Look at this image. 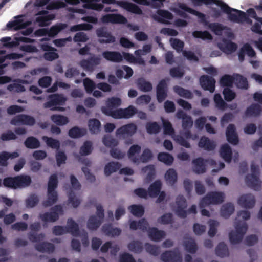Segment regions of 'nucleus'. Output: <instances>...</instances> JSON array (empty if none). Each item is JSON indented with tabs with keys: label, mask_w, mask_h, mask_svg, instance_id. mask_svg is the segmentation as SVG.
Listing matches in <instances>:
<instances>
[{
	"label": "nucleus",
	"mask_w": 262,
	"mask_h": 262,
	"mask_svg": "<svg viewBox=\"0 0 262 262\" xmlns=\"http://www.w3.org/2000/svg\"><path fill=\"white\" fill-rule=\"evenodd\" d=\"M213 4L220 7L222 11L228 15L231 21L241 23L243 22V19L245 18V12L229 7L221 0H209L208 2V5Z\"/></svg>",
	"instance_id": "nucleus-1"
},
{
	"label": "nucleus",
	"mask_w": 262,
	"mask_h": 262,
	"mask_svg": "<svg viewBox=\"0 0 262 262\" xmlns=\"http://www.w3.org/2000/svg\"><path fill=\"white\" fill-rule=\"evenodd\" d=\"M179 8L185 12L198 16L200 18L201 21L205 25H208L209 28L216 35H219L224 30V27L222 24L217 23H208L206 19L205 14L188 7L184 4H180Z\"/></svg>",
	"instance_id": "nucleus-2"
},
{
	"label": "nucleus",
	"mask_w": 262,
	"mask_h": 262,
	"mask_svg": "<svg viewBox=\"0 0 262 262\" xmlns=\"http://www.w3.org/2000/svg\"><path fill=\"white\" fill-rule=\"evenodd\" d=\"M53 234L56 236L61 235L67 233H71L73 236L80 235L79 226L72 218L68 219L67 226L57 225L52 229Z\"/></svg>",
	"instance_id": "nucleus-3"
},
{
	"label": "nucleus",
	"mask_w": 262,
	"mask_h": 262,
	"mask_svg": "<svg viewBox=\"0 0 262 262\" xmlns=\"http://www.w3.org/2000/svg\"><path fill=\"white\" fill-rule=\"evenodd\" d=\"M66 101L67 98L62 94H54L49 96L48 101L43 106L45 108H49L51 111L63 112L65 108L60 106L65 105Z\"/></svg>",
	"instance_id": "nucleus-4"
},
{
	"label": "nucleus",
	"mask_w": 262,
	"mask_h": 262,
	"mask_svg": "<svg viewBox=\"0 0 262 262\" xmlns=\"http://www.w3.org/2000/svg\"><path fill=\"white\" fill-rule=\"evenodd\" d=\"M235 231H231L229 234V240L232 244L240 243L246 233L248 226L246 222H235Z\"/></svg>",
	"instance_id": "nucleus-5"
},
{
	"label": "nucleus",
	"mask_w": 262,
	"mask_h": 262,
	"mask_svg": "<svg viewBox=\"0 0 262 262\" xmlns=\"http://www.w3.org/2000/svg\"><path fill=\"white\" fill-rule=\"evenodd\" d=\"M224 194L221 192L213 191L208 192L201 199L199 203V207L203 208L210 204H220L224 200Z\"/></svg>",
	"instance_id": "nucleus-6"
},
{
	"label": "nucleus",
	"mask_w": 262,
	"mask_h": 262,
	"mask_svg": "<svg viewBox=\"0 0 262 262\" xmlns=\"http://www.w3.org/2000/svg\"><path fill=\"white\" fill-rule=\"evenodd\" d=\"M251 169L252 173L247 174L245 177L246 184L249 187L255 190H259L261 187V182L259 179L258 167L252 164Z\"/></svg>",
	"instance_id": "nucleus-7"
},
{
	"label": "nucleus",
	"mask_w": 262,
	"mask_h": 262,
	"mask_svg": "<svg viewBox=\"0 0 262 262\" xmlns=\"http://www.w3.org/2000/svg\"><path fill=\"white\" fill-rule=\"evenodd\" d=\"M63 214V210L61 205H56L50 209V212H46L39 214L40 219L45 223L55 222L60 215Z\"/></svg>",
	"instance_id": "nucleus-8"
},
{
	"label": "nucleus",
	"mask_w": 262,
	"mask_h": 262,
	"mask_svg": "<svg viewBox=\"0 0 262 262\" xmlns=\"http://www.w3.org/2000/svg\"><path fill=\"white\" fill-rule=\"evenodd\" d=\"M103 3L107 4H117L122 8L126 11L134 14L141 15L143 13L142 10L137 5L126 1H118L115 0H102Z\"/></svg>",
	"instance_id": "nucleus-9"
},
{
	"label": "nucleus",
	"mask_w": 262,
	"mask_h": 262,
	"mask_svg": "<svg viewBox=\"0 0 262 262\" xmlns=\"http://www.w3.org/2000/svg\"><path fill=\"white\" fill-rule=\"evenodd\" d=\"M121 99L118 97H112L107 99L106 106L101 107L102 112L107 116L113 118V114L116 110H114L121 104Z\"/></svg>",
	"instance_id": "nucleus-10"
},
{
	"label": "nucleus",
	"mask_w": 262,
	"mask_h": 262,
	"mask_svg": "<svg viewBox=\"0 0 262 262\" xmlns=\"http://www.w3.org/2000/svg\"><path fill=\"white\" fill-rule=\"evenodd\" d=\"M206 163L214 165L216 164V162L213 159H204L202 157H199L193 160V171L197 174L205 173L206 170L205 165Z\"/></svg>",
	"instance_id": "nucleus-11"
},
{
	"label": "nucleus",
	"mask_w": 262,
	"mask_h": 262,
	"mask_svg": "<svg viewBox=\"0 0 262 262\" xmlns=\"http://www.w3.org/2000/svg\"><path fill=\"white\" fill-rule=\"evenodd\" d=\"M137 109L133 105L125 108H118L112 114L114 119H128L137 113Z\"/></svg>",
	"instance_id": "nucleus-12"
},
{
	"label": "nucleus",
	"mask_w": 262,
	"mask_h": 262,
	"mask_svg": "<svg viewBox=\"0 0 262 262\" xmlns=\"http://www.w3.org/2000/svg\"><path fill=\"white\" fill-rule=\"evenodd\" d=\"M176 203L177 208L175 213L180 218H186L187 216V211L186 210L187 203L185 198L182 195H178L176 198Z\"/></svg>",
	"instance_id": "nucleus-13"
},
{
	"label": "nucleus",
	"mask_w": 262,
	"mask_h": 262,
	"mask_svg": "<svg viewBox=\"0 0 262 262\" xmlns=\"http://www.w3.org/2000/svg\"><path fill=\"white\" fill-rule=\"evenodd\" d=\"M137 130V125L133 123H130L118 128L116 131V136L119 137H129L134 135Z\"/></svg>",
	"instance_id": "nucleus-14"
},
{
	"label": "nucleus",
	"mask_w": 262,
	"mask_h": 262,
	"mask_svg": "<svg viewBox=\"0 0 262 262\" xmlns=\"http://www.w3.org/2000/svg\"><path fill=\"white\" fill-rule=\"evenodd\" d=\"M161 259L163 262H182V257L178 250H168L163 252Z\"/></svg>",
	"instance_id": "nucleus-15"
},
{
	"label": "nucleus",
	"mask_w": 262,
	"mask_h": 262,
	"mask_svg": "<svg viewBox=\"0 0 262 262\" xmlns=\"http://www.w3.org/2000/svg\"><path fill=\"white\" fill-rule=\"evenodd\" d=\"M168 86L165 79L160 80L156 86V97L159 103L163 102L167 97Z\"/></svg>",
	"instance_id": "nucleus-16"
},
{
	"label": "nucleus",
	"mask_w": 262,
	"mask_h": 262,
	"mask_svg": "<svg viewBox=\"0 0 262 262\" xmlns=\"http://www.w3.org/2000/svg\"><path fill=\"white\" fill-rule=\"evenodd\" d=\"M10 123L11 124L14 125L23 124L32 126L35 123V119L31 116L21 114L14 117L11 120Z\"/></svg>",
	"instance_id": "nucleus-17"
},
{
	"label": "nucleus",
	"mask_w": 262,
	"mask_h": 262,
	"mask_svg": "<svg viewBox=\"0 0 262 262\" xmlns=\"http://www.w3.org/2000/svg\"><path fill=\"white\" fill-rule=\"evenodd\" d=\"M200 82L202 88L205 90L213 93L215 90V80L208 75H203L200 78Z\"/></svg>",
	"instance_id": "nucleus-18"
},
{
	"label": "nucleus",
	"mask_w": 262,
	"mask_h": 262,
	"mask_svg": "<svg viewBox=\"0 0 262 262\" xmlns=\"http://www.w3.org/2000/svg\"><path fill=\"white\" fill-rule=\"evenodd\" d=\"M245 54L251 58L255 57L256 56L255 51L251 46L248 43H245L239 50L238 57L241 62L244 61Z\"/></svg>",
	"instance_id": "nucleus-19"
},
{
	"label": "nucleus",
	"mask_w": 262,
	"mask_h": 262,
	"mask_svg": "<svg viewBox=\"0 0 262 262\" xmlns=\"http://www.w3.org/2000/svg\"><path fill=\"white\" fill-rule=\"evenodd\" d=\"M238 203L242 207L252 208L255 204V197L250 193L243 195L238 199Z\"/></svg>",
	"instance_id": "nucleus-20"
},
{
	"label": "nucleus",
	"mask_w": 262,
	"mask_h": 262,
	"mask_svg": "<svg viewBox=\"0 0 262 262\" xmlns=\"http://www.w3.org/2000/svg\"><path fill=\"white\" fill-rule=\"evenodd\" d=\"M104 23H112L114 24H125L127 19L123 16L118 14H108L102 17Z\"/></svg>",
	"instance_id": "nucleus-21"
},
{
	"label": "nucleus",
	"mask_w": 262,
	"mask_h": 262,
	"mask_svg": "<svg viewBox=\"0 0 262 262\" xmlns=\"http://www.w3.org/2000/svg\"><path fill=\"white\" fill-rule=\"evenodd\" d=\"M227 140L230 143L233 145H237L239 140L237 134L236 132L235 126L233 124H230L226 129Z\"/></svg>",
	"instance_id": "nucleus-22"
},
{
	"label": "nucleus",
	"mask_w": 262,
	"mask_h": 262,
	"mask_svg": "<svg viewBox=\"0 0 262 262\" xmlns=\"http://www.w3.org/2000/svg\"><path fill=\"white\" fill-rule=\"evenodd\" d=\"M218 47L223 52L231 54L235 52L237 48V45L231 40L224 39L222 42L218 44Z\"/></svg>",
	"instance_id": "nucleus-23"
},
{
	"label": "nucleus",
	"mask_w": 262,
	"mask_h": 262,
	"mask_svg": "<svg viewBox=\"0 0 262 262\" xmlns=\"http://www.w3.org/2000/svg\"><path fill=\"white\" fill-rule=\"evenodd\" d=\"M102 56L107 61L113 62H120L123 59L122 55L117 51H104L102 53Z\"/></svg>",
	"instance_id": "nucleus-24"
},
{
	"label": "nucleus",
	"mask_w": 262,
	"mask_h": 262,
	"mask_svg": "<svg viewBox=\"0 0 262 262\" xmlns=\"http://www.w3.org/2000/svg\"><path fill=\"white\" fill-rule=\"evenodd\" d=\"M58 199V192L56 190H47V199L42 203L44 207H48L55 204Z\"/></svg>",
	"instance_id": "nucleus-25"
},
{
	"label": "nucleus",
	"mask_w": 262,
	"mask_h": 262,
	"mask_svg": "<svg viewBox=\"0 0 262 262\" xmlns=\"http://www.w3.org/2000/svg\"><path fill=\"white\" fill-rule=\"evenodd\" d=\"M262 112L261 106L257 103H253L245 111V116L247 117H258Z\"/></svg>",
	"instance_id": "nucleus-26"
},
{
	"label": "nucleus",
	"mask_w": 262,
	"mask_h": 262,
	"mask_svg": "<svg viewBox=\"0 0 262 262\" xmlns=\"http://www.w3.org/2000/svg\"><path fill=\"white\" fill-rule=\"evenodd\" d=\"M198 145L199 147L207 151H212L216 147L215 142L210 140L208 137L205 136H203L201 138Z\"/></svg>",
	"instance_id": "nucleus-27"
},
{
	"label": "nucleus",
	"mask_w": 262,
	"mask_h": 262,
	"mask_svg": "<svg viewBox=\"0 0 262 262\" xmlns=\"http://www.w3.org/2000/svg\"><path fill=\"white\" fill-rule=\"evenodd\" d=\"M147 231L149 237L153 241H160L165 236L164 231L160 230L156 227L149 228Z\"/></svg>",
	"instance_id": "nucleus-28"
},
{
	"label": "nucleus",
	"mask_w": 262,
	"mask_h": 262,
	"mask_svg": "<svg viewBox=\"0 0 262 262\" xmlns=\"http://www.w3.org/2000/svg\"><path fill=\"white\" fill-rule=\"evenodd\" d=\"M140 5L149 6L153 9H159L163 7L165 0H133Z\"/></svg>",
	"instance_id": "nucleus-29"
},
{
	"label": "nucleus",
	"mask_w": 262,
	"mask_h": 262,
	"mask_svg": "<svg viewBox=\"0 0 262 262\" xmlns=\"http://www.w3.org/2000/svg\"><path fill=\"white\" fill-rule=\"evenodd\" d=\"M35 248L37 251L42 253H52L55 250L54 244L47 242H42L39 244H36L35 245Z\"/></svg>",
	"instance_id": "nucleus-30"
},
{
	"label": "nucleus",
	"mask_w": 262,
	"mask_h": 262,
	"mask_svg": "<svg viewBox=\"0 0 262 262\" xmlns=\"http://www.w3.org/2000/svg\"><path fill=\"white\" fill-rule=\"evenodd\" d=\"M122 68L123 70L121 69H118L115 71V74L118 78L121 79L124 77L125 79H128L132 76L133 71L130 67L123 66Z\"/></svg>",
	"instance_id": "nucleus-31"
},
{
	"label": "nucleus",
	"mask_w": 262,
	"mask_h": 262,
	"mask_svg": "<svg viewBox=\"0 0 262 262\" xmlns=\"http://www.w3.org/2000/svg\"><path fill=\"white\" fill-rule=\"evenodd\" d=\"M162 188V183L160 181H155L148 187V195L151 198H155L158 195Z\"/></svg>",
	"instance_id": "nucleus-32"
},
{
	"label": "nucleus",
	"mask_w": 262,
	"mask_h": 262,
	"mask_svg": "<svg viewBox=\"0 0 262 262\" xmlns=\"http://www.w3.org/2000/svg\"><path fill=\"white\" fill-rule=\"evenodd\" d=\"M222 158L226 162H230L232 160V152L230 146L225 144L223 145L220 151Z\"/></svg>",
	"instance_id": "nucleus-33"
},
{
	"label": "nucleus",
	"mask_w": 262,
	"mask_h": 262,
	"mask_svg": "<svg viewBox=\"0 0 262 262\" xmlns=\"http://www.w3.org/2000/svg\"><path fill=\"white\" fill-rule=\"evenodd\" d=\"M236 86L241 89L247 90L249 84L247 78L239 74H234V82Z\"/></svg>",
	"instance_id": "nucleus-34"
},
{
	"label": "nucleus",
	"mask_w": 262,
	"mask_h": 262,
	"mask_svg": "<svg viewBox=\"0 0 262 262\" xmlns=\"http://www.w3.org/2000/svg\"><path fill=\"white\" fill-rule=\"evenodd\" d=\"M141 146L137 144L132 145L128 152L127 155L128 158L134 163H137L138 162V157L135 156V155L139 154L141 151Z\"/></svg>",
	"instance_id": "nucleus-35"
},
{
	"label": "nucleus",
	"mask_w": 262,
	"mask_h": 262,
	"mask_svg": "<svg viewBox=\"0 0 262 262\" xmlns=\"http://www.w3.org/2000/svg\"><path fill=\"white\" fill-rule=\"evenodd\" d=\"M85 2L83 5V7L86 9L94 10L96 11H101L104 8V5L102 4H98L96 2H100V0H82Z\"/></svg>",
	"instance_id": "nucleus-36"
},
{
	"label": "nucleus",
	"mask_w": 262,
	"mask_h": 262,
	"mask_svg": "<svg viewBox=\"0 0 262 262\" xmlns=\"http://www.w3.org/2000/svg\"><path fill=\"white\" fill-rule=\"evenodd\" d=\"M136 84L138 89L142 92H150L152 89V84L150 82L145 80L143 78H138L137 80Z\"/></svg>",
	"instance_id": "nucleus-37"
},
{
	"label": "nucleus",
	"mask_w": 262,
	"mask_h": 262,
	"mask_svg": "<svg viewBox=\"0 0 262 262\" xmlns=\"http://www.w3.org/2000/svg\"><path fill=\"white\" fill-rule=\"evenodd\" d=\"M102 221L96 215H92L88 221L87 227L90 230H96L100 227Z\"/></svg>",
	"instance_id": "nucleus-38"
},
{
	"label": "nucleus",
	"mask_w": 262,
	"mask_h": 262,
	"mask_svg": "<svg viewBox=\"0 0 262 262\" xmlns=\"http://www.w3.org/2000/svg\"><path fill=\"white\" fill-rule=\"evenodd\" d=\"M121 167V165L118 162H110L104 167L105 176H109L112 173L117 171Z\"/></svg>",
	"instance_id": "nucleus-39"
},
{
	"label": "nucleus",
	"mask_w": 262,
	"mask_h": 262,
	"mask_svg": "<svg viewBox=\"0 0 262 262\" xmlns=\"http://www.w3.org/2000/svg\"><path fill=\"white\" fill-rule=\"evenodd\" d=\"M17 188L29 186L31 183V179L28 175H20L16 176Z\"/></svg>",
	"instance_id": "nucleus-40"
},
{
	"label": "nucleus",
	"mask_w": 262,
	"mask_h": 262,
	"mask_svg": "<svg viewBox=\"0 0 262 262\" xmlns=\"http://www.w3.org/2000/svg\"><path fill=\"white\" fill-rule=\"evenodd\" d=\"M234 210L233 204L231 203H227L222 206L221 209V215L227 219L233 213Z\"/></svg>",
	"instance_id": "nucleus-41"
},
{
	"label": "nucleus",
	"mask_w": 262,
	"mask_h": 262,
	"mask_svg": "<svg viewBox=\"0 0 262 262\" xmlns=\"http://www.w3.org/2000/svg\"><path fill=\"white\" fill-rule=\"evenodd\" d=\"M173 91L180 96L186 99H192L193 97V94L190 91L178 85L173 86Z\"/></svg>",
	"instance_id": "nucleus-42"
},
{
	"label": "nucleus",
	"mask_w": 262,
	"mask_h": 262,
	"mask_svg": "<svg viewBox=\"0 0 262 262\" xmlns=\"http://www.w3.org/2000/svg\"><path fill=\"white\" fill-rule=\"evenodd\" d=\"M215 253L217 256L224 257L229 255L228 248L224 242L220 243L215 248Z\"/></svg>",
	"instance_id": "nucleus-43"
},
{
	"label": "nucleus",
	"mask_w": 262,
	"mask_h": 262,
	"mask_svg": "<svg viewBox=\"0 0 262 262\" xmlns=\"http://www.w3.org/2000/svg\"><path fill=\"white\" fill-rule=\"evenodd\" d=\"M88 126L92 134H97L100 131L101 123L97 119H91L89 120Z\"/></svg>",
	"instance_id": "nucleus-44"
},
{
	"label": "nucleus",
	"mask_w": 262,
	"mask_h": 262,
	"mask_svg": "<svg viewBox=\"0 0 262 262\" xmlns=\"http://www.w3.org/2000/svg\"><path fill=\"white\" fill-rule=\"evenodd\" d=\"M25 146L29 149H35L39 147L40 144L39 140L33 136L28 137L25 142Z\"/></svg>",
	"instance_id": "nucleus-45"
},
{
	"label": "nucleus",
	"mask_w": 262,
	"mask_h": 262,
	"mask_svg": "<svg viewBox=\"0 0 262 262\" xmlns=\"http://www.w3.org/2000/svg\"><path fill=\"white\" fill-rule=\"evenodd\" d=\"M26 27V24L22 19H16L14 21H9L7 24V27L9 29H14V30H18L24 29Z\"/></svg>",
	"instance_id": "nucleus-46"
},
{
	"label": "nucleus",
	"mask_w": 262,
	"mask_h": 262,
	"mask_svg": "<svg viewBox=\"0 0 262 262\" xmlns=\"http://www.w3.org/2000/svg\"><path fill=\"white\" fill-rule=\"evenodd\" d=\"M165 178L170 185H173L177 181L176 171L173 168L169 169L165 174Z\"/></svg>",
	"instance_id": "nucleus-47"
},
{
	"label": "nucleus",
	"mask_w": 262,
	"mask_h": 262,
	"mask_svg": "<svg viewBox=\"0 0 262 262\" xmlns=\"http://www.w3.org/2000/svg\"><path fill=\"white\" fill-rule=\"evenodd\" d=\"M158 159L167 165H171L174 160L173 157L167 152H160L158 155Z\"/></svg>",
	"instance_id": "nucleus-48"
},
{
	"label": "nucleus",
	"mask_w": 262,
	"mask_h": 262,
	"mask_svg": "<svg viewBox=\"0 0 262 262\" xmlns=\"http://www.w3.org/2000/svg\"><path fill=\"white\" fill-rule=\"evenodd\" d=\"M128 249L134 253H140L143 249L142 243L139 241H133L128 244Z\"/></svg>",
	"instance_id": "nucleus-49"
},
{
	"label": "nucleus",
	"mask_w": 262,
	"mask_h": 262,
	"mask_svg": "<svg viewBox=\"0 0 262 262\" xmlns=\"http://www.w3.org/2000/svg\"><path fill=\"white\" fill-rule=\"evenodd\" d=\"M184 246L186 250L191 253L194 254L198 250V246L193 239L190 238L184 242Z\"/></svg>",
	"instance_id": "nucleus-50"
},
{
	"label": "nucleus",
	"mask_w": 262,
	"mask_h": 262,
	"mask_svg": "<svg viewBox=\"0 0 262 262\" xmlns=\"http://www.w3.org/2000/svg\"><path fill=\"white\" fill-rule=\"evenodd\" d=\"M147 132L149 134H158L161 130V127L156 122H149L145 125Z\"/></svg>",
	"instance_id": "nucleus-51"
},
{
	"label": "nucleus",
	"mask_w": 262,
	"mask_h": 262,
	"mask_svg": "<svg viewBox=\"0 0 262 262\" xmlns=\"http://www.w3.org/2000/svg\"><path fill=\"white\" fill-rule=\"evenodd\" d=\"M153 157V154L152 151L149 148L145 149L142 154L138 158V162L137 163H147Z\"/></svg>",
	"instance_id": "nucleus-52"
},
{
	"label": "nucleus",
	"mask_w": 262,
	"mask_h": 262,
	"mask_svg": "<svg viewBox=\"0 0 262 262\" xmlns=\"http://www.w3.org/2000/svg\"><path fill=\"white\" fill-rule=\"evenodd\" d=\"M51 119L53 122L59 126L66 125L69 122L68 118L61 115H52Z\"/></svg>",
	"instance_id": "nucleus-53"
},
{
	"label": "nucleus",
	"mask_w": 262,
	"mask_h": 262,
	"mask_svg": "<svg viewBox=\"0 0 262 262\" xmlns=\"http://www.w3.org/2000/svg\"><path fill=\"white\" fill-rule=\"evenodd\" d=\"M220 82L223 86H226L227 88L232 86L234 82V75L231 76L226 74L223 76L220 79Z\"/></svg>",
	"instance_id": "nucleus-54"
},
{
	"label": "nucleus",
	"mask_w": 262,
	"mask_h": 262,
	"mask_svg": "<svg viewBox=\"0 0 262 262\" xmlns=\"http://www.w3.org/2000/svg\"><path fill=\"white\" fill-rule=\"evenodd\" d=\"M128 209L130 212L135 216L140 217L143 215L144 213V207L140 205H130Z\"/></svg>",
	"instance_id": "nucleus-55"
},
{
	"label": "nucleus",
	"mask_w": 262,
	"mask_h": 262,
	"mask_svg": "<svg viewBox=\"0 0 262 262\" xmlns=\"http://www.w3.org/2000/svg\"><path fill=\"white\" fill-rule=\"evenodd\" d=\"M84 134V130L77 126L72 127L68 132L69 136L72 138H78L82 137Z\"/></svg>",
	"instance_id": "nucleus-56"
},
{
	"label": "nucleus",
	"mask_w": 262,
	"mask_h": 262,
	"mask_svg": "<svg viewBox=\"0 0 262 262\" xmlns=\"http://www.w3.org/2000/svg\"><path fill=\"white\" fill-rule=\"evenodd\" d=\"M42 139L49 147L57 150L59 149L60 143L59 140L47 136H43Z\"/></svg>",
	"instance_id": "nucleus-57"
},
{
	"label": "nucleus",
	"mask_w": 262,
	"mask_h": 262,
	"mask_svg": "<svg viewBox=\"0 0 262 262\" xmlns=\"http://www.w3.org/2000/svg\"><path fill=\"white\" fill-rule=\"evenodd\" d=\"M83 86L87 93H92L96 88L97 85L95 83L89 78H85L83 81Z\"/></svg>",
	"instance_id": "nucleus-58"
},
{
	"label": "nucleus",
	"mask_w": 262,
	"mask_h": 262,
	"mask_svg": "<svg viewBox=\"0 0 262 262\" xmlns=\"http://www.w3.org/2000/svg\"><path fill=\"white\" fill-rule=\"evenodd\" d=\"M39 201V198L36 194H32L26 199V206L28 208H33L37 205Z\"/></svg>",
	"instance_id": "nucleus-59"
},
{
	"label": "nucleus",
	"mask_w": 262,
	"mask_h": 262,
	"mask_svg": "<svg viewBox=\"0 0 262 262\" xmlns=\"http://www.w3.org/2000/svg\"><path fill=\"white\" fill-rule=\"evenodd\" d=\"M92 150V142L90 141H86L80 147L79 153L82 156H86L91 154Z\"/></svg>",
	"instance_id": "nucleus-60"
},
{
	"label": "nucleus",
	"mask_w": 262,
	"mask_h": 262,
	"mask_svg": "<svg viewBox=\"0 0 262 262\" xmlns=\"http://www.w3.org/2000/svg\"><path fill=\"white\" fill-rule=\"evenodd\" d=\"M171 45L178 53L183 52L184 43L183 41L177 38H171L170 40Z\"/></svg>",
	"instance_id": "nucleus-61"
},
{
	"label": "nucleus",
	"mask_w": 262,
	"mask_h": 262,
	"mask_svg": "<svg viewBox=\"0 0 262 262\" xmlns=\"http://www.w3.org/2000/svg\"><path fill=\"white\" fill-rule=\"evenodd\" d=\"M194 37L197 38H201L203 40H211L212 36L211 34L207 31H194L192 33Z\"/></svg>",
	"instance_id": "nucleus-62"
},
{
	"label": "nucleus",
	"mask_w": 262,
	"mask_h": 262,
	"mask_svg": "<svg viewBox=\"0 0 262 262\" xmlns=\"http://www.w3.org/2000/svg\"><path fill=\"white\" fill-rule=\"evenodd\" d=\"M3 184L6 187L13 189L17 188L16 177H9L4 178L3 180Z\"/></svg>",
	"instance_id": "nucleus-63"
},
{
	"label": "nucleus",
	"mask_w": 262,
	"mask_h": 262,
	"mask_svg": "<svg viewBox=\"0 0 262 262\" xmlns=\"http://www.w3.org/2000/svg\"><path fill=\"white\" fill-rule=\"evenodd\" d=\"M102 142L105 146L109 147L116 146L118 144V141L116 139L108 135H105L103 137Z\"/></svg>",
	"instance_id": "nucleus-64"
}]
</instances>
